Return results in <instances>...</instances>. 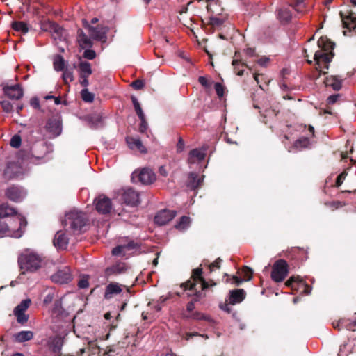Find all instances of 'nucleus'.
<instances>
[{"label":"nucleus","instance_id":"nucleus-1","mask_svg":"<svg viewBox=\"0 0 356 356\" xmlns=\"http://www.w3.org/2000/svg\"><path fill=\"white\" fill-rule=\"evenodd\" d=\"M317 44L321 50L327 52L317 51L314 54V60L317 65L316 69L323 74H326L327 72L323 70L329 69V64L334 55L332 50L334 48L335 44L327 38V36H321L318 39Z\"/></svg>","mask_w":356,"mask_h":356},{"label":"nucleus","instance_id":"nucleus-2","mask_svg":"<svg viewBox=\"0 0 356 356\" xmlns=\"http://www.w3.org/2000/svg\"><path fill=\"white\" fill-rule=\"evenodd\" d=\"M87 221L88 220L84 213L77 210H72L66 213L62 224L67 232L70 231L76 233L83 231Z\"/></svg>","mask_w":356,"mask_h":356},{"label":"nucleus","instance_id":"nucleus-3","mask_svg":"<svg viewBox=\"0 0 356 356\" xmlns=\"http://www.w3.org/2000/svg\"><path fill=\"white\" fill-rule=\"evenodd\" d=\"M16 222L8 220V222L0 221V236L20 238L24 229L27 225L25 218L22 216L15 217Z\"/></svg>","mask_w":356,"mask_h":356},{"label":"nucleus","instance_id":"nucleus-4","mask_svg":"<svg viewBox=\"0 0 356 356\" xmlns=\"http://www.w3.org/2000/svg\"><path fill=\"white\" fill-rule=\"evenodd\" d=\"M202 268H197L192 270L191 276L189 280L186 282L179 284V287H185L186 290L193 292L196 289L195 286L197 282L201 283V290L200 291L203 292L209 289V286H213L216 285V283L211 280L206 281L202 276Z\"/></svg>","mask_w":356,"mask_h":356},{"label":"nucleus","instance_id":"nucleus-5","mask_svg":"<svg viewBox=\"0 0 356 356\" xmlns=\"http://www.w3.org/2000/svg\"><path fill=\"white\" fill-rule=\"evenodd\" d=\"M207 8L209 12L211 13V16L209 17L208 22L203 24L206 30L213 32L216 30L222 29L227 17L222 15L218 11H221L222 8H220L216 2L210 3L207 5Z\"/></svg>","mask_w":356,"mask_h":356},{"label":"nucleus","instance_id":"nucleus-6","mask_svg":"<svg viewBox=\"0 0 356 356\" xmlns=\"http://www.w3.org/2000/svg\"><path fill=\"white\" fill-rule=\"evenodd\" d=\"M289 273V266L286 260L277 259L272 266L270 277L275 282H282Z\"/></svg>","mask_w":356,"mask_h":356},{"label":"nucleus","instance_id":"nucleus-7","mask_svg":"<svg viewBox=\"0 0 356 356\" xmlns=\"http://www.w3.org/2000/svg\"><path fill=\"white\" fill-rule=\"evenodd\" d=\"M19 263L22 270L35 272L41 267L42 259L38 255L31 253L22 256Z\"/></svg>","mask_w":356,"mask_h":356},{"label":"nucleus","instance_id":"nucleus-8","mask_svg":"<svg viewBox=\"0 0 356 356\" xmlns=\"http://www.w3.org/2000/svg\"><path fill=\"white\" fill-rule=\"evenodd\" d=\"M156 179V175L154 172L147 168L140 170H136L131 174V181L134 183H140L144 185H148L153 183Z\"/></svg>","mask_w":356,"mask_h":356},{"label":"nucleus","instance_id":"nucleus-9","mask_svg":"<svg viewBox=\"0 0 356 356\" xmlns=\"http://www.w3.org/2000/svg\"><path fill=\"white\" fill-rule=\"evenodd\" d=\"M83 25L88 29L90 36L96 40L105 42L108 29L106 26L98 25L96 27L90 26L86 20L83 21Z\"/></svg>","mask_w":356,"mask_h":356},{"label":"nucleus","instance_id":"nucleus-10","mask_svg":"<svg viewBox=\"0 0 356 356\" xmlns=\"http://www.w3.org/2000/svg\"><path fill=\"white\" fill-rule=\"evenodd\" d=\"M47 131L52 136L57 137L62 133V120L60 116L50 118L46 124Z\"/></svg>","mask_w":356,"mask_h":356},{"label":"nucleus","instance_id":"nucleus-11","mask_svg":"<svg viewBox=\"0 0 356 356\" xmlns=\"http://www.w3.org/2000/svg\"><path fill=\"white\" fill-rule=\"evenodd\" d=\"M42 29L49 31L55 40H62L65 37V30L63 27L52 21H47L42 24Z\"/></svg>","mask_w":356,"mask_h":356},{"label":"nucleus","instance_id":"nucleus-12","mask_svg":"<svg viewBox=\"0 0 356 356\" xmlns=\"http://www.w3.org/2000/svg\"><path fill=\"white\" fill-rule=\"evenodd\" d=\"M31 300L26 299L22 300L14 309V314L17 318V321L20 324H24L28 321L29 317L24 314L25 311L29 307Z\"/></svg>","mask_w":356,"mask_h":356},{"label":"nucleus","instance_id":"nucleus-13","mask_svg":"<svg viewBox=\"0 0 356 356\" xmlns=\"http://www.w3.org/2000/svg\"><path fill=\"white\" fill-rule=\"evenodd\" d=\"M96 210L102 214H107L110 213L112 209V203L111 199L104 195H99L95 200Z\"/></svg>","mask_w":356,"mask_h":356},{"label":"nucleus","instance_id":"nucleus-14","mask_svg":"<svg viewBox=\"0 0 356 356\" xmlns=\"http://www.w3.org/2000/svg\"><path fill=\"white\" fill-rule=\"evenodd\" d=\"M26 191L18 186H11L8 187L5 195L10 200L13 202H21L26 196Z\"/></svg>","mask_w":356,"mask_h":356},{"label":"nucleus","instance_id":"nucleus-15","mask_svg":"<svg viewBox=\"0 0 356 356\" xmlns=\"http://www.w3.org/2000/svg\"><path fill=\"white\" fill-rule=\"evenodd\" d=\"M51 280L54 283L63 284L68 283L72 280V275L68 267L58 270L51 276Z\"/></svg>","mask_w":356,"mask_h":356},{"label":"nucleus","instance_id":"nucleus-16","mask_svg":"<svg viewBox=\"0 0 356 356\" xmlns=\"http://www.w3.org/2000/svg\"><path fill=\"white\" fill-rule=\"evenodd\" d=\"M176 216V211L168 209L161 210L154 217V222L158 225H164L172 220Z\"/></svg>","mask_w":356,"mask_h":356},{"label":"nucleus","instance_id":"nucleus-17","mask_svg":"<svg viewBox=\"0 0 356 356\" xmlns=\"http://www.w3.org/2000/svg\"><path fill=\"white\" fill-rule=\"evenodd\" d=\"M139 196L140 194L137 191L129 188L124 191L122 198L124 203H125L127 205L134 207L140 203Z\"/></svg>","mask_w":356,"mask_h":356},{"label":"nucleus","instance_id":"nucleus-18","mask_svg":"<svg viewBox=\"0 0 356 356\" xmlns=\"http://www.w3.org/2000/svg\"><path fill=\"white\" fill-rule=\"evenodd\" d=\"M20 167L15 162H9L3 171V178L7 180L17 178L20 176Z\"/></svg>","mask_w":356,"mask_h":356},{"label":"nucleus","instance_id":"nucleus-19","mask_svg":"<svg viewBox=\"0 0 356 356\" xmlns=\"http://www.w3.org/2000/svg\"><path fill=\"white\" fill-rule=\"evenodd\" d=\"M3 92L10 99H20L24 95L23 90L19 84L3 87Z\"/></svg>","mask_w":356,"mask_h":356},{"label":"nucleus","instance_id":"nucleus-20","mask_svg":"<svg viewBox=\"0 0 356 356\" xmlns=\"http://www.w3.org/2000/svg\"><path fill=\"white\" fill-rule=\"evenodd\" d=\"M184 289V291L186 293V295L188 297H192V300L187 304L186 309L188 312H191L194 309V302H198L203 299L205 297V293L202 291H197V289H195L193 292L189 291L186 290L185 287H181Z\"/></svg>","mask_w":356,"mask_h":356},{"label":"nucleus","instance_id":"nucleus-21","mask_svg":"<svg viewBox=\"0 0 356 356\" xmlns=\"http://www.w3.org/2000/svg\"><path fill=\"white\" fill-rule=\"evenodd\" d=\"M202 181L203 179L199 177L197 173L192 172L188 173L185 185L188 190L195 191L197 188L200 187Z\"/></svg>","mask_w":356,"mask_h":356},{"label":"nucleus","instance_id":"nucleus-22","mask_svg":"<svg viewBox=\"0 0 356 356\" xmlns=\"http://www.w3.org/2000/svg\"><path fill=\"white\" fill-rule=\"evenodd\" d=\"M340 16L343 27L349 31L354 30L356 32V14L352 11H350L348 15L340 12Z\"/></svg>","mask_w":356,"mask_h":356},{"label":"nucleus","instance_id":"nucleus-23","mask_svg":"<svg viewBox=\"0 0 356 356\" xmlns=\"http://www.w3.org/2000/svg\"><path fill=\"white\" fill-rule=\"evenodd\" d=\"M122 285L117 282H111L106 286L104 293V298L106 300L111 299L114 296L120 293L122 291Z\"/></svg>","mask_w":356,"mask_h":356},{"label":"nucleus","instance_id":"nucleus-24","mask_svg":"<svg viewBox=\"0 0 356 356\" xmlns=\"http://www.w3.org/2000/svg\"><path fill=\"white\" fill-rule=\"evenodd\" d=\"M246 296V293L243 289H234L229 291V302L231 305L241 302Z\"/></svg>","mask_w":356,"mask_h":356},{"label":"nucleus","instance_id":"nucleus-25","mask_svg":"<svg viewBox=\"0 0 356 356\" xmlns=\"http://www.w3.org/2000/svg\"><path fill=\"white\" fill-rule=\"evenodd\" d=\"M69 243V238L65 233L58 231L54 239V245L59 249H66Z\"/></svg>","mask_w":356,"mask_h":356},{"label":"nucleus","instance_id":"nucleus-26","mask_svg":"<svg viewBox=\"0 0 356 356\" xmlns=\"http://www.w3.org/2000/svg\"><path fill=\"white\" fill-rule=\"evenodd\" d=\"M13 218H11L13 222H16L15 217L17 216H22L21 214L17 213L16 210L15 208L9 206L8 204H3L0 205V218H6L8 216H13Z\"/></svg>","mask_w":356,"mask_h":356},{"label":"nucleus","instance_id":"nucleus-27","mask_svg":"<svg viewBox=\"0 0 356 356\" xmlns=\"http://www.w3.org/2000/svg\"><path fill=\"white\" fill-rule=\"evenodd\" d=\"M205 153L198 149H194L189 152L188 156V163L193 164L195 163H201L205 159Z\"/></svg>","mask_w":356,"mask_h":356},{"label":"nucleus","instance_id":"nucleus-28","mask_svg":"<svg viewBox=\"0 0 356 356\" xmlns=\"http://www.w3.org/2000/svg\"><path fill=\"white\" fill-rule=\"evenodd\" d=\"M127 269V266L124 262H117L112 266L106 269V274L107 275H119L124 273Z\"/></svg>","mask_w":356,"mask_h":356},{"label":"nucleus","instance_id":"nucleus-29","mask_svg":"<svg viewBox=\"0 0 356 356\" xmlns=\"http://www.w3.org/2000/svg\"><path fill=\"white\" fill-rule=\"evenodd\" d=\"M126 141L130 149H136L140 152L141 153L147 152L146 148L143 145L142 141L139 138L134 137H127L126 138Z\"/></svg>","mask_w":356,"mask_h":356},{"label":"nucleus","instance_id":"nucleus-30","mask_svg":"<svg viewBox=\"0 0 356 356\" xmlns=\"http://www.w3.org/2000/svg\"><path fill=\"white\" fill-rule=\"evenodd\" d=\"M277 17L281 23H289L292 17L291 11L289 7H282L277 10Z\"/></svg>","mask_w":356,"mask_h":356},{"label":"nucleus","instance_id":"nucleus-31","mask_svg":"<svg viewBox=\"0 0 356 356\" xmlns=\"http://www.w3.org/2000/svg\"><path fill=\"white\" fill-rule=\"evenodd\" d=\"M324 83L327 87H331L334 90L338 91L341 88V80L337 76H330L325 78Z\"/></svg>","mask_w":356,"mask_h":356},{"label":"nucleus","instance_id":"nucleus-32","mask_svg":"<svg viewBox=\"0 0 356 356\" xmlns=\"http://www.w3.org/2000/svg\"><path fill=\"white\" fill-rule=\"evenodd\" d=\"M63 344V339L60 337H56L50 342L49 348L54 354H60Z\"/></svg>","mask_w":356,"mask_h":356},{"label":"nucleus","instance_id":"nucleus-33","mask_svg":"<svg viewBox=\"0 0 356 356\" xmlns=\"http://www.w3.org/2000/svg\"><path fill=\"white\" fill-rule=\"evenodd\" d=\"M14 339L17 343H23L30 341L33 337V332L31 331H21L14 334Z\"/></svg>","mask_w":356,"mask_h":356},{"label":"nucleus","instance_id":"nucleus-34","mask_svg":"<svg viewBox=\"0 0 356 356\" xmlns=\"http://www.w3.org/2000/svg\"><path fill=\"white\" fill-rule=\"evenodd\" d=\"M79 68L80 77H88L92 73L91 65L88 62H81Z\"/></svg>","mask_w":356,"mask_h":356},{"label":"nucleus","instance_id":"nucleus-35","mask_svg":"<svg viewBox=\"0 0 356 356\" xmlns=\"http://www.w3.org/2000/svg\"><path fill=\"white\" fill-rule=\"evenodd\" d=\"M11 27L14 31L24 34L26 33L29 30L28 24L22 21H13L11 24Z\"/></svg>","mask_w":356,"mask_h":356},{"label":"nucleus","instance_id":"nucleus-36","mask_svg":"<svg viewBox=\"0 0 356 356\" xmlns=\"http://www.w3.org/2000/svg\"><path fill=\"white\" fill-rule=\"evenodd\" d=\"M232 65L234 66V72L238 75L242 76L243 75L244 70L243 68H239V66L241 65V67H248V65L245 63H242L241 60L238 58H234L232 61Z\"/></svg>","mask_w":356,"mask_h":356},{"label":"nucleus","instance_id":"nucleus-37","mask_svg":"<svg viewBox=\"0 0 356 356\" xmlns=\"http://www.w3.org/2000/svg\"><path fill=\"white\" fill-rule=\"evenodd\" d=\"M54 68L56 71H63L65 68V60L60 55H56L54 59Z\"/></svg>","mask_w":356,"mask_h":356},{"label":"nucleus","instance_id":"nucleus-38","mask_svg":"<svg viewBox=\"0 0 356 356\" xmlns=\"http://www.w3.org/2000/svg\"><path fill=\"white\" fill-rule=\"evenodd\" d=\"M87 119L91 128L97 127L102 120V116L99 114H92L89 115Z\"/></svg>","mask_w":356,"mask_h":356},{"label":"nucleus","instance_id":"nucleus-39","mask_svg":"<svg viewBox=\"0 0 356 356\" xmlns=\"http://www.w3.org/2000/svg\"><path fill=\"white\" fill-rule=\"evenodd\" d=\"M291 3L290 6H291L296 12L298 13H303L304 9L305 8V0H291Z\"/></svg>","mask_w":356,"mask_h":356},{"label":"nucleus","instance_id":"nucleus-40","mask_svg":"<svg viewBox=\"0 0 356 356\" xmlns=\"http://www.w3.org/2000/svg\"><path fill=\"white\" fill-rule=\"evenodd\" d=\"M131 102L134 105V110L136 113V115L138 116V118H143L145 117V114L143 113V109L140 106V104L138 102L137 98L134 96H131Z\"/></svg>","mask_w":356,"mask_h":356},{"label":"nucleus","instance_id":"nucleus-41","mask_svg":"<svg viewBox=\"0 0 356 356\" xmlns=\"http://www.w3.org/2000/svg\"><path fill=\"white\" fill-rule=\"evenodd\" d=\"M191 218L188 216H183L179 218V231H185L191 225Z\"/></svg>","mask_w":356,"mask_h":356},{"label":"nucleus","instance_id":"nucleus-42","mask_svg":"<svg viewBox=\"0 0 356 356\" xmlns=\"http://www.w3.org/2000/svg\"><path fill=\"white\" fill-rule=\"evenodd\" d=\"M62 78L65 84H68L69 82L74 80L73 72L68 68H65L63 70Z\"/></svg>","mask_w":356,"mask_h":356},{"label":"nucleus","instance_id":"nucleus-43","mask_svg":"<svg viewBox=\"0 0 356 356\" xmlns=\"http://www.w3.org/2000/svg\"><path fill=\"white\" fill-rule=\"evenodd\" d=\"M81 95L82 99L86 102L90 103L94 100V95L86 88L81 90Z\"/></svg>","mask_w":356,"mask_h":356},{"label":"nucleus","instance_id":"nucleus-44","mask_svg":"<svg viewBox=\"0 0 356 356\" xmlns=\"http://www.w3.org/2000/svg\"><path fill=\"white\" fill-rule=\"evenodd\" d=\"M0 105L5 113H10L13 111V106L7 99L1 100Z\"/></svg>","mask_w":356,"mask_h":356},{"label":"nucleus","instance_id":"nucleus-45","mask_svg":"<svg viewBox=\"0 0 356 356\" xmlns=\"http://www.w3.org/2000/svg\"><path fill=\"white\" fill-rule=\"evenodd\" d=\"M298 289H302L305 295H309L312 292V287L302 280L298 283Z\"/></svg>","mask_w":356,"mask_h":356},{"label":"nucleus","instance_id":"nucleus-46","mask_svg":"<svg viewBox=\"0 0 356 356\" xmlns=\"http://www.w3.org/2000/svg\"><path fill=\"white\" fill-rule=\"evenodd\" d=\"M242 273L244 281H250L252 277L253 271L250 267L245 266L242 268Z\"/></svg>","mask_w":356,"mask_h":356},{"label":"nucleus","instance_id":"nucleus-47","mask_svg":"<svg viewBox=\"0 0 356 356\" xmlns=\"http://www.w3.org/2000/svg\"><path fill=\"white\" fill-rule=\"evenodd\" d=\"M179 59L182 60L181 64L185 66L188 70H190L193 67V63L190 58H187L184 55L183 53L179 51Z\"/></svg>","mask_w":356,"mask_h":356},{"label":"nucleus","instance_id":"nucleus-48","mask_svg":"<svg viewBox=\"0 0 356 356\" xmlns=\"http://www.w3.org/2000/svg\"><path fill=\"white\" fill-rule=\"evenodd\" d=\"M254 79L255 80V81L257 82V84H259V86L261 89L262 90H264L261 85V83L262 81L265 82L267 85L269 82V80H266V79L264 77V75L262 74H258V73H254Z\"/></svg>","mask_w":356,"mask_h":356},{"label":"nucleus","instance_id":"nucleus-49","mask_svg":"<svg viewBox=\"0 0 356 356\" xmlns=\"http://www.w3.org/2000/svg\"><path fill=\"white\" fill-rule=\"evenodd\" d=\"M22 143L21 137L18 135L13 136L10 141V145L11 147L15 148H18L20 147Z\"/></svg>","mask_w":356,"mask_h":356},{"label":"nucleus","instance_id":"nucleus-50","mask_svg":"<svg viewBox=\"0 0 356 356\" xmlns=\"http://www.w3.org/2000/svg\"><path fill=\"white\" fill-rule=\"evenodd\" d=\"M298 277H296L295 276H291L289 280L285 282V285L288 287H291L292 289H296V284L298 286V283L300 280H298Z\"/></svg>","mask_w":356,"mask_h":356},{"label":"nucleus","instance_id":"nucleus-51","mask_svg":"<svg viewBox=\"0 0 356 356\" xmlns=\"http://www.w3.org/2000/svg\"><path fill=\"white\" fill-rule=\"evenodd\" d=\"M279 111L275 110L274 108H269L265 111V113L264 114V118H274L277 116L279 114Z\"/></svg>","mask_w":356,"mask_h":356},{"label":"nucleus","instance_id":"nucleus-52","mask_svg":"<svg viewBox=\"0 0 356 356\" xmlns=\"http://www.w3.org/2000/svg\"><path fill=\"white\" fill-rule=\"evenodd\" d=\"M79 43L82 48L91 47L92 46V42L90 38L88 36L83 39H81V41H79Z\"/></svg>","mask_w":356,"mask_h":356},{"label":"nucleus","instance_id":"nucleus-53","mask_svg":"<svg viewBox=\"0 0 356 356\" xmlns=\"http://www.w3.org/2000/svg\"><path fill=\"white\" fill-rule=\"evenodd\" d=\"M79 43L82 48L91 47L92 46V42L90 38L88 36L83 39H81V41H79Z\"/></svg>","mask_w":356,"mask_h":356},{"label":"nucleus","instance_id":"nucleus-54","mask_svg":"<svg viewBox=\"0 0 356 356\" xmlns=\"http://www.w3.org/2000/svg\"><path fill=\"white\" fill-rule=\"evenodd\" d=\"M347 175H348V173L346 171H343L341 174H339L337 176L336 183H335L336 187L338 188L342 184L343 181H344V179L346 177Z\"/></svg>","mask_w":356,"mask_h":356},{"label":"nucleus","instance_id":"nucleus-55","mask_svg":"<svg viewBox=\"0 0 356 356\" xmlns=\"http://www.w3.org/2000/svg\"><path fill=\"white\" fill-rule=\"evenodd\" d=\"M139 119L140 120V123L139 125V131L142 134H145L147 130L148 124L146 121L145 117Z\"/></svg>","mask_w":356,"mask_h":356},{"label":"nucleus","instance_id":"nucleus-56","mask_svg":"<svg viewBox=\"0 0 356 356\" xmlns=\"http://www.w3.org/2000/svg\"><path fill=\"white\" fill-rule=\"evenodd\" d=\"M216 94L221 98L224 96V86L220 83H216L214 86Z\"/></svg>","mask_w":356,"mask_h":356},{"label":"nucleus","instance_id":"nucleus-57","mask_svg":"<svg viewBox=\"0 0 356 356\" xmlns=\"http://www.w3.org/2000/svg\"><path fill=\"white\" fill-rule=\"evenodd\" d=\"M222 261V260L220 258H217L213 263H211L208 266V267L210 269V271H213L215 268L219 269L220 268Z\"/></svg>","mask_w":356,"mask_h":356},{"label":"nucleus","instance_id":"nucleus-58","mask_svg":"<svg viewBox=\"0 0 356 356\" xmlns=\"http://www.w3.org/2000/svg\"><path fill=\"white\" fill-rule=\"evenodd\" d=\"M144 82L143 80L137 79L134 81H133L131 84V86L135 89V90H140L144 87Z\"/></svg>","mask_w":356,"mask_h":356},{"label":"nucleus","instance_id":"nucleus-59","mask_svg":"<svg viewBox=\"0 0 356 356\" xmlns=\"http://www.w3.org/2000/svg\"><path fill=\"white\" fill-rule=\"evenodd\" d=\"M198 81L203 87L206 88L211 87V83L205 76H199Z\"/></svg>","mask_w":356,"mask_h":356},{"label":"nucleus","instance_id":"nucleus-60","mask_svg":"<svg viewBox=\"0 0 356 356\" xmlns=\"http://www.w3.org/2000/svg\"><path fill=\"white\" fill-rule=\"evenodd\" d=\"M95 56H96V53L93 50L86 49L83 52V57L87 58V59L92 60V59H94L95 58Z\"/></svg>","mask_w":356,"mask_h":356},{"label":"nucleus","instance_id":"nucleus-61","mask_svg":"<svg viewBox=\"0 0 356 356\" xmlns=\"http://www.w3.org/2000/svg\"><path fill=\"white\" fill-rule=\"evenodd\" d=\"M125 251L124 245H118L113 249L112 254L113 255L118 256Z\"/></svg>","mask_w":356,"mask_h":356},{"label":"nucleus","instance_id":"nucleus-62","mask_svg":"<svg viewBox=\"0 0 356 356\" xmlns=\"http://www.w3.org/2000/svg\"><path fill=\"white\" fill-rule=\"evenodd\" d=\"M184 317L192 318L193 319H197V320L204 319V314H202L200 312H195L191 314L190 316H186L185 314H184Z\"/></svg>","mask_w":356,"mask_h":356},{"label":"nucleus","instance_id":"nucleus-63","mask_svg":"<svg viewBox=\"0 0 356 356\" xmlns=\"http://www.w3.org/2000/svg\"><path fill=\"white\" fill-rule=\"evenodd\" d=\"M340 95L339 94H334L329 96L327 99V104L330 105L333 104L337 102L338 99L339 98Z\"/></svg>","mask_w":356,"mask_h":356},{"label":"nucleus","instance_id":"nucleus-64","mask_svg":"<svg viewBox=\"0 0 356 356\" xmlns=\"http://www.w3.org/2000/svg\"><path fill=\"white\" fill-rule=\"evenodd\" d=\"M309 143L307 138H302L296 140V145L298 147H306Z\"/></svg>","mask_w":356,"mask_h":356}]
</instances>
